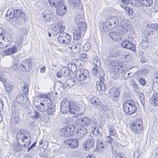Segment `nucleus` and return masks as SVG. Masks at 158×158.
I'll list each match as a JSON object with an SVG mask.
<instances>
[{
	"mask_svg": "<svg viewBox=\"0 0 158 158\" xmlns=\"http://www.w3.org/2000/svg\"><path fill=\"white\" fill-rule=\"evenodd\" d=\"M77 27L73 32V39L77 40L80 38L81 35H83L86 29V24L85 23L84 15L80 14L77 16L74 19Z\"/></svg>",
	"mask_w": 158,
	"mask_h": 158,
	"instance_id": "obj_1",
	"label": "nucleus"
},
{
	"mask_svg": "<svg viewBox=\"0 0 158 158\" xmlns=\"http://www.w3.org/2000/svg\"><path fill=\"white\" fill-rule=\"evenodd\" d=\"M80 109V105L76 102H69L67 98H64L61 102L60 110L63 114L69 111L70 113L75 114L74 111H79Z\"/></svg>",
	"mask_w": 158,
	"mask_h": 158,
	"instance_id": "obj_2",
	"label": "nucleus"
},
{
	"mask_svg": "<svg viewBox=\"0 0 158 158\" xmlns=\"http://www.w3.org/2000/svg\"><path fill=\"white\" fill-rule=\"evenodd\" d=\"M126 101L123 105V109L126 114H131L134 113L136 110L135 103L133 102Z\"/></svg>",
	"mask_w": 158,
	"mask_h": 158,
	"instance_id": "obj_3",
	"label": "nucleus"
},
{
	"mask_svg": "<svg viewBox=\"0 0 158 158\" xmlns=\"http://www.w3.org/2000/svg\"><path fill=\"white\" fill-rule=\"evenodd\" d=\"M41 101L43 102L40 103V106H43V108H41L39 105H37L36 107L39 110L44 112L46 111L47 108L52 104L51 100L47 95H45L44 98H41Z\"/></svg>",
	"mask_w": 158,
	"mask_h": 158,
	"instance_id": "obj_4",
	"label": "nucleus"
},
{
	"mask_svg": "<svg viewBox=\"0 0 158 158\" xmlns=\"http://www.w3.org/2000/svg\"><path fill=\"white\" fill-rule=\"evenodd\" d=\"M89 75L88 71L84 69H79L77 71L75 77L79 81H83L87 79Z\"/></svg>",
	"mask_w": 158,
	"mask_h": 158,
	"instance_id": "obj_5",
	"label": "nucleus"
},
{
	"mask_svg": "<svg viewBox=\"0 0 158 158\" xmlns=\"http://www.w3.org/2000/svg\"><path fill=\"white\" fill-rule=\"evenodd\" d=\"M131 128L134 133L139 134L143 130L141 122L139 120L133 122L131 124Z\"/></svg>",
	"mask_w": 158,
	"mask_h": 158,
	"instance_id": "obj_6",
	"label": "nucleus"
},
{
	"mask_svg": "<svg viewBox=\"0 0 158 158\" xmlns=\"http://www.w3.org/2000/svg\"><path fill=\"white\" fill-rule=\"evenodd\" d=\"M93 137L89 136V138L87 139L85 143L83 144V147L85 150L86 151L92 149L94 146L95 143L93 139Z\"/></svg>",
	"mask_w": 158,
	"mask_h": 158,
	"instance_id": "obj_7",
	"label": "nucleus"
},
{
	"mask_svg": "<svg viewBox=\"0 0 158 158\" xmlns=\"http://www.w3.org/2000/svg\"><path fill=\"white\" fill-rule=\"evenodd\" d=\"M65 24L62 21H58L56 24L53 26L52 31L58 33L59 32H63L65 28Z\"/></svg>",
	"mask_w": 158,
	"mask_h": 158,
	"instance_id": "obj_8",
	"label": "nucleus"
},
{
	"mask_svg": "<svg viewBox=\"0 0 158 158\" xmlns=\"http://www.w3.org/2000/svg\"><path fill=\"white\" fill-rule=\"evenodd\" d=\"M31 66V61L28 59H26L22 61L19 67L22 71L27 72L30 71Z\"/></svg>",
	"mask_w": 158,
	"mask_h": 158,
	"instance_id": "obj_9",
	"label": "nucleus"
},
{
	"mask_svg": "<svg viewBox=\"0 0 158 158\" xmlns=\"http://www.w3.org/2000/svg\"><path fill=\"white\" fill-rule=\"evenodd\" d=\"M18 34V43L21 44L23 40V36L27 34V29L25 27H19L17 29Z\"/></svg>",
	"mask_w": 158,
	"mask_h": 158,
	"instance_id": "obj_10",
	"label": "nucleus"
},
{
	"mask_svg": "<svg viewBox=\"0 0 158 158\" xmlns=\"http://www.w3.org/2000/svg\"><path fill=\"white\" fill-rule=\"evenodd\" d=\"M23 94H19L17 96L16 99L20 106L23 107H26V106L28 102V99Z\"/></svg>",
	"mask_w": 158,
	"mask_h": 158,
	"instance_id": "obj_11",
	"label": "nucleus"
},
{
	"mask_svg": "<svg viewBox=\"0 0 158 158\" xmlns=\"http://www.w3.org/2000/svg\"><path fill=\"white\" fill-rule=\"evenodd\" d=\"M64 143L66 145L73 148H76L78 146V140L76 139L66 140L64 141Z\"/></svg>",
	"mask_w": 158,
	"mask_h": 158,
	"instance_id": "obj_12",
	"label": "nucleus"
},
{
	"mask_svg": "<svg viewBox=\"0 0 158 158\" xmlns=\"http://www.w3.org/2000/svg\"><path fill=\"white\" fill-rule=\"evenodd\" d=\"M56 11L57 14L59 16H63L66 12V7L65 5L63 4H61L56 7Z\"/></svg>",
	"mask_w": 158,
	"mask_h": 158,
	"instance_id": "obj_13",
	"label": "nucleus"
},
{
	"mask_svg": "<svg viewBox=\"0 0 158 158\" xmlns=\"http://www.w3.org/2000/svg\"><path fill=\"white\" fill-rule=\"evenodd\" d=\"M91 122V119L87 117H85L83 118H78L76 121V122L79 123L80 125L84 126L89 125Z\"/></svg>",
	"mask_w": 158,
	"mask_h": 158,
	"instance_id": "obj_14",
	"label": "nucleus"
},
{
	"mask_svg": "<svg viewBox=\"0 0 158 158\" xmlns=\"http://www.w3.org/2000/svg\"><path fill=\"white\" fill-rule=\"evenodd\" d=\"M120 63L109 59H108L106 61V64L113 72L117 68Z\"/></svg>",
	"mask_w": 158,
	"mask_h": 158,
	"instance_id": "obj_15",
	"label": "nucleus"
},
{
	"mask_svg": "<svg viewBox=\"0 0 158 158\" xmlns=\"http://www.w3.org/2000/svg\"><path fill=\"white\" fill-rule=\"evenodd\" d=\"M17 47L16 45H13L7 49L4 50L2 53V55L3 56L10 55L16 52Z\"/></svg>",
	"mask_w": 158,
	"mask_h": 158,
	"instance_id": "obj_16",
	"label": "nucleus"
},
{
	"mask_svg": "<svg viewBox=\"0 0 158 158\" xmlns=\"http://www.w3.org/2000/svg\"><path fill=\"white\" fill-rule=\"evenodd\" d=\"M121 46L123 48L129 49L132 50H134L135 49V46L134 44L127 40H124L123 41L121 44Z\"/></svg>",
	"mask_w": 158,
	"mask_h": 158,
	"instance_id": "obj_17",
	"label": "nucleus"
},
{
	"mask_svg": "<svg viewBox=\"0 0 158 158\" xmlns=\"http://www.w3.org/2000/svg\"><path fill=\"white\" fill-rule=\"evenodd\" d=\"M15 10L12 8L9 9L6 14V19L10 22H13L15 15Z\"/></svg>",
	"mask_w": 158,
	"mask_h": 158,
	"instance_id": "obj_18",
	"label": "nucleus"
},
{
	"mask_svg": "<svg viewBox=\"0 0 158 158\" xmlns=\"http://www.w3.org/2000/svg\"><path fill=\"white\" fill-rule=\"evenodd\" d=\"M106 20L111 27H115L118 23V19L115 16L110 17Z\"/></svg>",
	"mask_w": 158,
	"mask_h": 158,
	"instance_id": "obj_19",
	"label": "nucleus"
},
{
	"mask_svg": "<svg viewBox=\"0 0 158 158\" xmlns=\"http://www.w3.org/2000/svg\"><path fill=\"white\" fill-rule=\"evenodd\" d=\"M65 34V33H62V32H61V33L60 34L58 37V40L59 42L65 44L69 43L70 37L69 36V35L67 36L66 38L67 40H64V38H65L64 35Z\"/></svg>",
	"mask_w": 158,
	"mask_h": 158,
	"instance_id": "obj_20",
	"label": "nucleus"
},
{
	"mask_svg": "<svg viewBox=\"0 0 158 158\" xmlns=\"http://www.w3.org/2000/svg\"><path fill=\"white\" fill-rule=\"evenodd\" d=\"M42 16L44 21L48 22L51 20L52 15L50 11L46 10L42 13Z\"/></svg>",
	"mask_w": 158,
	"mask_h": 158,
	"instance_id": "obj_21",
	"label": "nucleus"
},
{
	"mask_svg": "<svg viewBox=\"0 0 158 158\" xmlns=\"http://www.w3.org/2000/svg\"><path fill=\"white\" fill-rule=\"evenodd\" d=\"M110 36L115 41H120L121 40V35L118 31H113L110 33Z\"/></svg>",
	"mask_w": 158,
	"mask_h": 158,
	"instance_id": "obj_22",
	"label": "nucleus"
},
{
	"mask_svg": "<svg viewBox=\"0 0 158 158\" xmlns=\"http://www.w3.org/2000/svg\"><path fill=\"white\" fill-rule=\"evenodd\" d=\"M87 132V129L83 127H82L78 130L77 132V138L78 139H81L85 136Z\"/></svg>",
	"mask_w": 158,
	"mask_h": 158,
	"instance_id": "obj_23",
	"label": "nucleus"
},
{
	"mask_svg": "<svg viewBox=\"0 0 158 158\" xmlns=\"http://www.w3.org/2000/svg\"><path fill=\"white\" fill-rule=\"evenodd\" d=\"M107 23H108L107 21L106 20L104 23H101L100 26V30L101 31L104 32L108 31L109 29L111 28V26Z\"/></svg>",
	"mask_w": 158,
	"mask_h": 158,
	"instance_id": "obj_24",
	"label": "nucleus"
},
{
	"mask_svg": "<svg viewBox=\"0 0 158 158\" xmlns=\"http://www.w3.org/2000/svg\"><path fill=\"white\" fill-rule=\"evenodd\" d=\"M73 134V131H68L66 128H64L61 129L60 131V134L61 136L68 137L71 136Z\"/></svg>",
	"mask_w": 158,
	"mask_h": 158,
	"instance_id": "obj_25",
	"label": "nucleus"
},
{
	"mask_svg": "<svg viewBox=\"0 0 158 158\" xmlns=\"http://www.w3.org/2000/svg\"><path fill=\"white\" fill-rule=\"evenodd\" d=\"M115 27L117 31H118L121 35L126 33L128 31V30H130L131 28V27H128V28H127V27L123 26L122 25L116 27Z\"/></svg>",
	"mask_w": 158,
	"mask_h": 158,
	"instance_id": "obj_26",
	"label": "nucleus"
},
{
	"mask_svg": "<svg viewBox=\"0 0 158 158\" xmlns=\"http://www.w3.org/2000/svg\"><path fill=\"white\" fill-rule=\"evenodd\" d=\"M27 136H25L21 131V130L20 131H18L17 134L16 139L18 143L20 141L23 142L26 139H27Z\"/></svg>",
	"mask_w": 158,
	"mask_h": 158,
	"instance_id": "obj_27",
	"label": "nucleus"
},
{
	"mask_svg": "<svg viewBox=\"0 0 158 158\" xmlns=\"http://www.w3.org/2000/svg\"><path fill=\"white\" fill-rule=\"evenodd\" d=\"M68 2L70 6L74 7L81 8V7L80 0H68Z\"/></svg>",
	"mask_w": 158,
	"mask_h": 158,
	"instance_id": "obj_28",
	"label": "nucleus"
},
{
	"mask_svg": "<svg viewBox=\"0 0 158 158\" xmlns=\"http://www.w3.org/2000/svg\"><path fill=\"white\" fill-rule=\"evenodd\" d=\"M24 20V18L23 17H14L13 22L11 23L13 24L15 23L17 25H21Z\"/></svg>",
	"mask_w": 158,
	"mask_h": 158,
	"instance_id": "obj_29",
	"label": "nucleus"
},
{
	"mask_svg": "<svg viewBox=\"0 0 158 158\" xmlns=\"http://www.w3.org/2000/svg\"><path fill=\"white\" fill-rule=\"evenodd\" d=\"M148 42L147 38L143 37L141 39L140 45L142 48L146 49L148 47Z\"/></svg>",
	"mask_w": 158,
	"mask_h": 158,
	"instance_id": "obj_30",
	"label": "nucleus"
},
{
	"mask_svg": "<svg viewBox=\"0 0 158 158\" xmlns=\"http://www.w3.org/2000/svg\"><path fill=\"white\" fill-rule=\"evenodd\" d=\"M47 113L49 115H52L55 113L56 109L55 105L52 104L47 108Z\"/></svg>",
	"mask_w": 158,
	"mask_h": 158,
	"instance_id": "obj_31",
	"label": "nucleus"
},
{
	"mask_svg": "<svg viewBox=\"0 0 158 158\" xmlns=\"http://www.w3.org/2000/svg\"><path fill=\"white\" fill-rule=\"evenodd\" d=\"M119 18L120 19V23L122 25H121L127 27V28H128V27H131V25L128 20L123 18H121V17H119Z\"/></svg>",
	"mask_w": 158,
	"mask_h": 158,
	"instance_id": "obj_32",
	"label": "nucleus"
},
{
	"mask_svg": "<svg viewBox=\"0 0 158 158\" xmlns=\"http://www.w3.org/2000/svg\"><path fill=\"white\" fill-rule=\"evenodd\" d=\"M123 67V64L122 63L120 62L117 68L115 69V70H114L113 72H114V73H116L118 75H119V74L122 73V72H124Z\"/></svg>",
	"mask_w": 158,
	"mask_h": 158,
	"instance_id": "obj_33",
	"label": "nucleus"
},
{
	"mask_svg": "<svg viewBox=\"0 0 158 158\" xmlns=\"http://www.w3.org/2000/svg\"><path fill=\"white\" fill-rule=\"evenodd\" d=\"M90 102L92 104L97 106L100 105L101 102L99 100L95 97L92 98L90 100Z\"/></svg>",
	"mask_w": 158,
	"mask_h": 158,
	"instance_id": "obj_34",
	"label": "nucleus"
},
{
	"mask_svg": "<svg viewBox=\"0 0 158 158\" xmlns=\"http://www.w3.org/2000/svg\"><path fill=\"white\" fill-rule=\"evenodd\" d=\"M76 65L75 64L69 63L68 64V68L72 72H74L77 70Z\"/></svg>",
	"mask_w": 158,
	"mask_h": 158,
	"instance_id": "obj_35",
	"label": "nucleus"
},
{
	"mask_svg": "<svg viewBox=\"0 0 158 158\" xmlns=\"http://www.w3.org/2000/svg\"><path fill=\"white\" fill-rule=\"evenodd\" d=\"M15 10V17H24L25 15L24 13L22 11V10Z\"/></svg>",
	"mask_w": 158,
	"mask_h": 158,
	"instance_id": "obj_36",
	"label": "nucleus"
},
{
	"mask_svg": "<svg viewBox=\"0 0 158 158\" xmlns=\"http://www.w3.org/2000/svg\"><path fill=\"white\" fill-rule=\"evenodd\" d=\"M101 82L100 81H98L96 82V87L97 89L99 91L101 90L102 91H104L105 90L106 88H105V85H104L103 88H102V85H101Z\"/></svg>",
	"mask_w": 158,
	"mask_h": 158,
	"instance_id": "obj_37",
	"label": "nucleus"
},
{
	"mask_svg": "<svg viewBox=\"0 0 158 158\" xmlns=\"http://www.w3.org/2000/svg\"><path fill=\"white\" fill-rule=\"evenodd\" d=\"M93 63L94 65L99 68L101 65V63L99 58L97 57H95L93 59Z\"/></svg>",
	"mask_w": 158,
	"mask_h": 158,
	"instance_id": "obj_38",
	"label": "nucleus"
},
{
	"mask_svg": "<svg viewBox=\"0 0 158 158\" xmlns=\"http://www.w3.org/2000/svg\"><path fill=\"white\" fill-rule=\"evenodd\" d=\"M109 94L110 95H116L120 94L119 90L117 88L114 87L111 88L109 91Z\"/></svg>",
	"mask_w": 158,
	"mask_h": 158,
	"instance_id": "obj_39",
	"label": "nucleus"
},
{
	"mask_svg": "<svg viewBox=\"0 0 158 158\" xmlns=\"http://www.w3.org/2000/svg\"><path fill=\"white\" fill-rule=\"evenodd\" d=\"M61 72H62L63 75L65 76L68 75L70 73V71L67 67L63 68L61 69Z\"/></svg>",
	"mask_w": 158,
	"mask_h": 158,
	"instance_id": "obj_40",
	"label": "nucleus"
},
{
	"mask_svg": "<svg viewBox=\"0 0 158 158\" xmlns=\"http://www.w3.org/2000/svg\"><path fill=\"white\" fill-rule=\"evenodd\" d=\"M92 131L94 135H98L99 134L100 132V128L98 127L96 128L95 127H92Z\"/></svg>",
	"mask_w": 158,
	"mask_h": 158,
	"instance_id": "obj_41",
	"label": "nucleus"
},
{
	"mask_svg": "<svg viewBox=\"0 0 158 158\" xmlns=\"http://www.w3.org/2000/svg\"><path fill=\"white\" fill-rule=\"evenodd\" d=\"M91 47V45L89 43H86L83 46V50L84 51H89Z\"/></svg>",
	"mask_w": 158,
	"mask_h": 158,
	"instance_id": "obj_42",
	"label": "nucleus"
},
{
	"mask_svg": "<svg viewBox=\"0 0 158 158\" xmlns=\"http://www.w3.org/2000/svg\"><path fill=\"white\" fill-rule=\"evenodd\" d=\"M146 74V70L145 69H141L135 73V75L139 76L145 75Z\"/></svg>",
	"mask_w": 158,
	"mask_h": 158,
	"instance_id": "obj_43",
	"label": "nucleus"
},
{
	"mask_svg": "<svg viewBox=\"0 0 158 158\" xmlns=\"http://www.w3.org/2000/svg\"><path fill=\"white\" fill-rule=\"evenodd\" d=\"M6 91L8 92H10L12 89V86L9 84H6L4 85Z\"/></svg>",
	"mask_w": 158,
	"mask_h": 158,
	"instance_id": "obj_44",
	"label": "nucleus"
},
{
	"mask_svg": "<svg viewBox=\"0 0 158 158\" xmlns=\"http://www.w3.org/2000/svg\"><path fill=\"white\" fill-rule=\"evenodd\" d=\"M20 120V119L19 115H16L14 116L13 118V123L14 124H16L19 123Z\"/></svg>",
	"mask_w": 158,
	"mask_h": 158,
	"instance_id": "obj_45",
	"label": "nucleus"
},
{
	"mask_svg": "<svg viewBox=\"0 0 158 158\" xmlns=\"http://www.w3.org/2000/svg\"><path fill=\"white\" fill-rule=\"evenodd\" d=\"M67 84H69V86L72 87L75 84V83L74 80L72 78L68 79L67 81Z\"/></svg>",
	"mask_w": 158,
	"mask_h": 158,
	"instance_id": "obj_46",
	"label": "nucleus"
},
{
	"mask_svg": "<svg viewBox=\"0 0 158 158\" xmlns=\"http://www.w3.org/2000/svg\"><path fill=\"white\" fill-rule=\"evenodd\" d=\"M120 94H117L116 95H110V96L111 99L114 101L118 100Z\"/></svg>",
	"mask_w": 158,
	"mask_h": 158,
	"instance_id": "obj_47",
	"label": "nucleus"
},
{
	"mask_svg": "<svg viewBox=\"0 0 158 158\" xmlns=\"http://www.w3.org/2000/svg\"><path fill=\"white\" fill-rule=\"evenodd\" d=\"M23 89L24 92L27 94L28 92V85L27 84H25L23 87Z\"/></svg>",
	"mask_w": 158,
	"mask_h": 158,
	"instance_id": "obj_48",
	"label": "nucleus"
},
{
	"mask_svg": "<svg viewBox=\"0 0 158 158\" xmlns=\"http://www.w3.org/2000/svg\"><path fill=\"white\" fill-rule=\"evenodd\" d=\"M35 114L32 117L33 118L35 119H38L40 116V113L37 111H34Z\"/></svg>",
	"mask_w": 158,
	"mask_h": 158,
	"instance_id": "obj_49",
	"label": "nucleus"
},
{
	"mask_svg": "<svg viewBox=\"0 0 158 158\" xmlns=\"http://www.w3.org/2000/svg\"><path fill=\"white\" fill-rule=\"evenodd\" d=\"M138 81L142 85H144L146 84L145 79L142 77L139 79Z\"/></svg>",
	"mask_w": 158,
	"mask_h": 158,
	"instance_id": "obj_50",
	"label": "nucleus"
},
{
	"mask_svg": "<svg viewBox=\"0 0 158 158\" xmlns=\"http://www.w3.org/2000/svg\"><path fill=\"white\" fill-rule=\"evenodd\" d=\"M2 73L1 71H0V81L4 83L6 82V79Z\"/></svg>",
	"mask_w": 158,
	"mask_h": 158,
	"instance_id": "obj_51",
	"label": "nucleus"
},
{
	"mask_svg": "<svg viewBox=\"0 0 158 158\" xmlns=\"http://www.w3.org/2000/svg\"><path fill=\"white\" fill-rule=\"evenodd\" d=\"M104 144L103 143L101 142L99 144H97L96 145V148L98 149H102L104 147Z\"/></svg>",
	"mask_w": 158,
	"mask_h": 158,
	"instance_id": "obj_52",
	"label": "nucleus"
},
{
	"mask_svg": "<svg viewBox=\"0 0 158 158\" xmlns=\"http://www.w3.org/2000/svg\"><path fill=\"white\" fill-rule=\"evenodd\" d=\"M109 134L111 136L114 135L116 133L115 130L112 128H110L109 129Z\"/></svg>",
	"mask_w": 158,
	"mask_h": 158,
	"instance_id": "obj_53",
	"label": "nucleus"
},
{
	"mask_svg": "<svg viewBox=\"0 0 158 158\" xmlns=\"http://www.w3.org/2000/svg\"><path fill=\"white\" fill-rule=\"evenodd\" d=\"M127 9L125 10V11H127V13L129 15H131L132 13V10L131 8L129 7V6L127 7Z\"/></svg>",
	"mask_w": 158,
	"mask_h": 158,
	"instance_id": "obj_54",
	"label": "nucleus"
},
{
	"mask_svg": "<svg viewBox=\"0 0 158 158\" xmlns=\"http://www.w3.org/2000/svg\"><path fill=\"white\" fill-rule=\"evenodd\" d=\"M15 149L16 151H19L21 150V145L19 144L15 146Z\"/></svg>",
	"mask_w": 158,
	"mask_h": 158,
	"instance_id": "obj_55",
	"label": "nucleus"
},
{
	"mask_svg": "<svg viewBox=\"0 0 158 158\" xmlns=\"http://www.w3.org/2000/svg\"><path fill=\"white\" fill-rule=\"evenodd\" d=\"M98 73V69L97 68H94L92 71V73L94 75L96 76L97 75Z\"/></svg>",
	"mask_w": 158,
	"mask_h": 158,
	"instance_id": "obj_56",
	"label": "nucleus"
},
{
	"mask_svg": "<svg viewBox=\"0 0 158 158\" xmlns=\"http://www.w3.org/2000/svg\"><path fill=\"white\" fill-rule=\"evenodd\" d=\"M77 115H74L73 116L71 117H69L67 118V122H69V123H71L73 121V117L76 118Z\"/></svg>",
	"mask_w": 158,
	"mask_h": 158,
	"instance_id": "obj_57",
	"label": "nucleus"
},
{
	"mask_svg": "<svg viewBox=\"0 0 158 158\" xmlns=\"http://www.w3.org/2000/svg\"><path fill=\"white\" fill-rule=\"evenodd\" d=\"M82 60H81L79 59L76 61L75 63L77 66H81L82 65Z\"/></svg>",
	"mask_w": 158,
	"mask_h": 158,
	"instance_id": "obj_58",
	"label": "nucleus"
},
{
	"mask_svg": "<svg viewBox=\"0 0 158 158\" xmlns=\"http://www.w3.org/2000/svg\"><path fill=\"white\" fill-rule=\"evenodd\" d=\"M8 44H3L2 43L0 42V48H5L9 46Z\"/></svg>",
	"mask_w": 158,
	"mask_h": 158,
	"instance_id": "obj_59",
	"label": "nucleus"
},
{
	"mask_svg": "<svg viewBox=\"0 0 158 158\" xmlns=\"http://www.w3.org/2000/svg\"><path fill=\"white\" fill-rule=\"evenodd\" d=\"M49 4L52 6H56V3L55 0H48Z\"/></svg>",
	"mask_w": 158,
	"mask_h": 158,
	"instance_id": "obj_60",
	"label": "nucleus"
},
{
	"mask_svg": "<svg viewBox=\"0 0 158 158\" xmlns=\"http://www.w3.org/2000/svg\"><path fill=\"white\" fill-rule=\"evenodd\" d=\"M77 48V52H79L81 49V43L75 44Z\"/></svg>",
	"mask_w": 158,
	"mask_h": 158,
	"instance_id": "obj_61",
	"label": "nucleus"
},
{
	"mask_svg": "<svg viewBox=\"0 0 158 158\" xmlns=\"http://www.w3.org/2000/svg\"><path fill=\"white\" fill-rule=\"evenodd\" d=\"M79 57L82 59H85L87 58V55L85 53H83V54H80L79 55Z\"/></svg>",
	"mask_w": 158,
	"mask_h": 158,
	"instance_id": "obj_62",
	"label": "nucleus"
},
{
	"mask_svg": "<svg viewBox=\"0 0 158 158\" xmlns=\"http://www.w3.org/2000/svg\"><path fill=\"white\" fill-rule=\"evenodd\" d=\"M151 27L155 30H158V24H152L151 25Z\"/></svg>",
	"mask_w": 158,
	"mask_h": 158,
	"instance_id": "obj_63",
	"label": "nucleus"
},
{
	"mask_svg": "<svg viewBox=\"0 0 158 158\" xmlns=\"http://www.w3.org/2000/svg\"><path fill=\"white\" fill-rule=\"evenodd\" d=\"M154 77L155 81L156 82H158V72L155 73Z\"/></svg>",
	"mask_w": 158,
	"mask_h": 158,
	"instance_id": "obj_64",
	"label": "nucleus"
}]
</instances>
